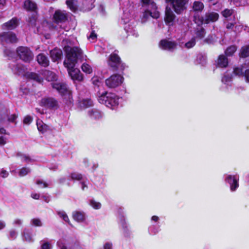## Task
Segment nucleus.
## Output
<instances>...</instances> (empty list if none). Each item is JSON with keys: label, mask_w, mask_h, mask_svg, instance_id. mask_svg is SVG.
Here are the masks:
<instances>
[{"label": "nucleus", "mask_w": 249, "mask_h": 249, "mask_svg": "<svg viewBox=\"0 0 249 249\" xmlns=\"http://www.w3.org/2000/svg\"><path fill=\"white\" fill-rule=\"evenodd\" d=\"M5 227V224L4 222L0 221V230L4 229Z\"/></svg>", "instance_id": "obj_63"}, {"label": "nucleus", "mask_w": 249, "mask_h": 249, "mask_svg": "<svg viewBox=\"0 0 249 249\" xmlns=\"http://www.w3.org/2000/svg\"><path fill=\"white\" fill-rule=\"evenodd\" d=\"M215 42V36L212 35V34L209 35L207 36V37H206L203 40V43L209 44V45L213 44Z\"/></svg>", "instance_id": "obj_34"}, {"label": "nucleus", "mask_w": 249, "mask_h": 249, "mask_svg": "<svg viewBox=\"0 0 249 249\" xmlns=\"http://www.w3.org/2000/svg\"><path fill=\"white\" fill-rule=\"evenodd\" d=\"M23 8L26 11L36 13L37 12V4L31 0H25L23 2Z\"/></svg>", "instance_id": "obj_16"}, {"label": "nucleus", "mask_w": 249, "mask_h": 249, "mask_svg": "<svg viewBox=\"0 0 249 249\" xmlns=\"http://www.w3.org/2000/svg\"><path fill=\"white\" fill-rule=\"evenodd\" d=\"M25 77L28 80H33L39 84L43 82V78L38 73L35 72L27 71L25 74Z\"/></svg>", "instance_id": "obj_17"}, {"label": "nucleus", "mask_w": 249, "mask_h": 249, "mask_svg": "<svg viewBox=\"0 0 249 249\" xmlns=\"http://www.w3.org/2000/svg\"><path fill=\"white\" fill-rule=\"evenodd\" d=\"M225 180L229 184L230 189L232 192L236 191L239 187V178H237L235 175H228Z\"/></svg>", "instance_id": "obj_12"}, {"label": "nucleus", "mask_w": 249, "mask_h": 249, "mask_svg": "<svg viewBox=\"0 0 249 249\" xmlns=\"http://www.w3.org/2000/svg\"><path fill=\"white\" fill-rule=\"evenodd\" d=\"M41 249H51V245L49 242H45L41 246Z\"/></svg>", "instance_id": "obj_49"}, {"label": "nucleus", "mask_w": 249, "mask_h": 249, "mask_svg": "<svg viewBox=\"0 0 249 249\" xmlns=\"http://www.w3.org/2000/svg\"><path fill=\"white\" fill-rule=\"evenodd\" d=\"M42 197L43 198L44 200L47 202L48 203L50 201V197L48 196H43Z\"/></svg>", "instance_id": "obj_60"}, {"label": "nucleus", "mask_w": 249, "mask_h": 249, "mask_svg": "<svg viewBox=\"0 0 249 249\" xmlns=\"http://www.w3.org/2000/svg\"><path fill=\"white\" fill-rule=\"evenodd\" d=\"M54 22L56 24L66 22L68 20V15L65 11L56 10L53 16Z\"/></svg>", "instance_id": "obj_10"}, {"label": "nucleus", "mask_w": 249, "mask_h": 249, "mask_svg": "<svg viewBox=\"0 0 249 249\" xmlns=\"http://www.w3.org/2000/svg\"><path fill=\"white\" fill-rule=\"evenodd\" d=\"M16 232L14 230H11L10 231V237L11 238L14 239L16 237Z\"/></svg>", "instance_id": "obj_55"}, {"label": "nucleus", "mask_w": 249, "mask_h": 249, "mask_svg": "<svg viewBox=\"0 0 249 249\" xmlns=\"http://www.w3.org/2000/svg\"><path fill=\"white\" fill-rule=\"evenodd\" d=\"M31 197L35 199H38L40 197V195L37 193H32Z\"/></svg>", "instance_id": "obj_56"}, {"label": "nucleus", "mask_w": 249, "mask_h": 249, "mask_svg": "<svg viewBox=\"0 0 249 249\" xmlns=\"http://www.w3.org/2000/svg\"><path fill=\"white\" fill-rule=\"evenodd\" d=\"M229 59L228 57L223 54H220L215 61V64L216 68H226L229 65Z\"/></svg>", "instance_id": "obj_14"}, {"label": "nucleus", "mask_w": 249, "mask_h": 249, "mask_svg": "<svg viewBox=\"0 0 249 249\" xmlns=\"http://www.w3.org/2000/svg\"><path fill=\"white\" fill-rule=\"evenodd\" d=\"M90 205L94 209H99L101 207V204L100 202H97L93 199L90 200Z\"/></svg>", "instance_id": "obj_41"}, {"label": "nucleus", "mask_w": 249, "mask_h": 249, "mask_svg": "<svg viewBox=\"0 0 249 249\" xmlns=\"http://www.w3.org/2000/svg\"><path fill=\"white\" fill-rule=\"evenodd\" d=\"M176 17V15L174 14L171 9L170 7L166 6L164 18L166 24L170 25V23H172L175 20Z\"/></svg>", "instance_id": "obj_15"}, {"label": "nucleus", "mask_w": 249, "mask_h": 249, "mask_svg": "<svg viewBox=\"0 0 249 249\" xmlns=\"http://www.w3.org/2000/svg\"><path fill=\"white\" fill-rule=\"evenodd\" d=\"M23 236L25 240L28 242H31L32 240L31 234L28 231H24L23 233Z\"/></svg>", "instance_id": "obj_43"}, {"label": "nucleus", "mask_w": 249, "mask_h": 249, "mask_svg": "<svg viewBox=\"0 0 249 249\" xmlns=\"http://www.w3.org/2000/svg\"><path fill=\"white\" fill-rule=\"evenodd\" d=\"M232 10L226 9L222 12V15L225 18H229L232 14Z\"/></svg>", "instance_id": "obj_44"}, {"label": "nucleus", "mask_w": 249, "mask_h": 249, "mask_svg": "<svg viewBox=\"0 0 249 249\" xmlns=\"http://www.w3.org/2000/svg\"><path fill=\"white\" fill-rule=\"evenodd\" d=\"M239 56L241 58H246L249 56V45L242 46L241 48Z\"/></svg>", "instance_id": "obj_33"}, {"label": "nucleus", "mask_w": 249, "mask_h": 249, "mask_svg": "<svg viewBox=\"0 0 249 249\" xmlns=\"http://www.w3.org/2000/svg\"><path fill=\"white\" fill-rule=\"evenodd\" d=\"M72 217L74 220L78 222H82L85 220L84 213L79 211H74L72 213Z\"/></svg>", "instance_id": "obj_26"}, {"label": "nucleus", "mask_w": 249, "mask_h": 249, "mask_svg": "<svg viewBox=\"0 0 249 249\" xmlns=\"http://www.w3.org/2000/svg\"><path fill=\"white\" fill-rule=\"evenodd\" d=\"M58 214L59 216L61 217L65 222H67L70 225H71L70 221L68 217L67 214L64 212H58Z\"/></svg>", "instance_id": "obj_40"}, {"label": "nucleus", "mask_w": 249, "mask_h": 249, "mask_svg": "<svg viewBox=\"0 0 249 249\" xmlns=\"http://www.w3.org/2000/svg\"><path fill=\"white\" fill-rule=\"evenodd\" d=\"M234 26V25L232 23H228L227 25V29H231L233 28V27Z\"/></svg>", "instance_id": "obj_64"}, {"label": "nucleus", "mask_w": 249, "mask_h": 249, "mask_svg": "<svg viewBox=\"0 0 249 249\" xmlns=\"http://www.w3.org/2000/svg\"><path fill=\"white\" fill-rule=\"evenodd\" d=\"M14 223L15 224L19 225L21 224V221L20 219H16L14 221Z\"/></svg>", "instance_id": "obj_61"}, {"label": "nucleus", "mask_w": 249, "mask_h": 249, "mask_svg": "<svg viewBox=\"0 0 249 249\" xmlns=\"http://www.w3.org/2000/svg\"><path fill=\"white\" fill-rule=\"evenodd\" d=\"M18 116L16 114H13L8 117L7 120L10 123H15V124H16V120Z\"/></svg>", "instance_id": "obj_47"}, {"label": "nucleus", "mask_w": 249, "mask_h": 249, "mask_svg": "<svg viewBox=\"0 0 249 249\" xmlns=\"http://www.w3.org/2000/svg\"><path fill=\"white\" fill-rule=\"evenodd\" d=\"M159 219V217L156 215H154L151 218V219L155 222H157Z\"/></svg>", "instance_id": "obj_62"}, {"label": "nucleus", "mask_w": 249, "mask_h": 249, "mask_svg": "<svg viewBox=\"0 0 249 249\" xmlns=\"http://www.w3.org/2000/svg\"><path fill=\"white\" fill-rule=\"evenodd\" d=\"M104 249H112V244L107 242L104 245Z\"/></svg>", "instance_id": "obj_54"}, {"label": "nucleus", "mask_w": 249, "mask_h": 249, "mask_svg": "<svg viewBox=\"0 0 249 249\" xmlns=\"http://www.w3.org/2000/svg\"><path fill=\"white\" fill-rule=\"evenodd\" d=\"M149 14L150 15V16L153 17V18H159V16H160V14H159V12H157L156 13H154V15H152V12H149Z\"/></svg>", "instance_id": "obj_57"}, {"label": "nucleus", "mask_w": 249, "mask_h": 249, "mask_svg": "<svg viewBox=\"0 0 249 249\" xmlns=\"http://www.w3.org/2000/svg\"><path fill=\"white\" fill-rule=\"evenodd\" d=\"M25 67L24 65L17 64L14 66L15 73L18 75H24L25 76Z\"/></svg>", "instance_id": "obj_29"}, {"label": "nucleus", "mask_w": 249, "mask_h": 249, "mask_svg": "<svg viewBox=\"0 0 249 249\" xmlns=\"http://www.w3.org/2000/svg\"><path fill=\"white\" fill-rule=\"evenodd\" d=\"M124 80L123 76L119 74H113L105 80L106 85L109 88L114 89L120 86Z\"/></svg>", "instance_id": "obj_8"}, {"label": "nucleus", "mask_w": 249, "mask_h": 249, "mask_svg": "<svg viewBox=\"0 0 249 249\" xmlns=\"http://www.w3.org/2000/svg\"><path fill=\"white\" fill-rule=\"evenodd\" d=\"M36 61L38 63L44 67H47L50 64L48 57L44 53H39L36 56Z\"/></svg>", "instance_id": "obj_21"}, {"label": "nucleus", "mask_w": 249, "mask_h": 249, "mask_svg": "<svg viewBox=\"0 0 249 249\" xmlns=\"http://www.w3.org/2000/svg\"><path fill=\"white\" fill-rule=\"evenodd\" d=\"M42 74L48 81H55L58 79L57 75L54 72L49 70H45Z\"/></svg>", "instance_id": "obj_22"}, {"label": "nucleus", "mask_w": 249, "mask_h": 249, "mask_svg": "<svg viewBox=\"0 0 249 249\" xmlns=\"http://www.w3.org/2000/svg\"><path fill=\"white\" fill-rule=\"evenodd\" d=\"M243 69L242 68L235 67L233 69V73L234 75L241 76L244 74Z\"/></svg>", "instance_id": "obj_39"}, {"label": "nucleus", "mask_w": 249, "mask_h": 249, "mask_svg": "<svg viewBox=\"0 0 249 249\" xmlns=\"http://www.w3.org/2000/svg\"><path fill=\"white\" fill-rule=\"evenodd\" d=\"M195 34L196 35V39L201 40L205 37L206 31V30L202 26H196L195 30Z\"/></svg>", "instance_id": "obj_23"}, {"label": "nucleus", "mask_w": 249, "mask_h": 249, "mask_svg": "<svg viewBox=\"0 0 249 249\" xmlns=\"http://www.w3.org/2000/svg\"><path fill=\"white\" fill-rule=\"evenodd\" d=\"M53 89H55L60 95L65 99V103L68 106L73 103L72 92L70 90L66 84L60 82H53L51 84Z\"/></svg>", "instance_id": "obj_3"}, {"label": "nucleus", "mask_w": 249, "mask_h": 249, "mask_svg": "<svg viewBox=\"0 0 249 249\" xmlns=\"http://www.w3.org/2000/svg\"><path fill=\"white\" fill-rule=\"evenodd\" d=\"M30 172L28 168L23 167L19 171L18 175L20 177H23L27 175Z\"/></svg>", "instance_id": "obj_42"}, {"label": "nucleus", "mask_w": 249, "mask_h": 249, "mask_svg": "<svg viewBox=\"0 0 249 249\" xmlns=\"http://www.w3.org/2000/svg\"><path fill=\"white\" fill-rule=\"evenodd\" d=\"M82 70L85 73L90 74L92 72L91 67L88 63H84L81 66Z\"/></svg>", "instance_id": "obj_36"}, {"label": "nucleus", "mask_w": 249, "mask_h": 249, "mask_svg": "<svg viewBox=\"0 0 249 249\" xmlns=\"http://www.w3.org/2000/svg\"><path fill=\"white\" fill-rule=\"evenodd\" d=\"M36 183L37 185L43 184L44 188H47L48 186V184L46 182H43L42 180L40 179L37 180L36 181Z\"/></svg>", "instance_id": "obj_52"}, {"label": "nucleus", "mask_w": 249, "mask_h": 249, "mask_svg": "<svg viewBox=\"0 0 249 249\" xmlns=\"http://www.w3.org/2000/svg\"><path fill=\"white\" fill-rule=\"evenodd\" d=\"M196 44V39L195 37H193L189 41L185 44V47L187 49H191L194 47Z\"/></svg>", "instance_id": "obj_37"}, {"label": "nucleus", "mask_w": 249, "mask_h": 249, "mask_svg": "<svg viewBox=\"0 0 249 249\" xmlns=\"http://www.w3.org/2000/svg\"><path fill=\"white\" fill-rule=\"evenodd\" d=\"M1 41L6 43H15L18 41L16 35L11 32H4L0 34Z\"/></svg>", "instance_id": "obj_9"}, {"label": "nucleus", "mask_w": 249, "mask_h": 249, "mask_svg": "<svg viewBox=\"0 0 249 249\" xmlns=\"http://www.w3.org/2000/svg\"><path fill=\"white\" fill-rule=\"evenodd\" d=\"M18 25V18L16 17L13 18L8 21L4 23L2 25L3 29L13 30Z\"/></svg>", "instance_id": "obj_20"}, {"label": "nucleus", "mask_w": 249, "mask_h": 249, "mask_svg": "<svg viewBox=\"0 0 249 249\" xmlns=\"http://www.w3.org/2000/svg\"><path fill=\"white\" fill-rule=\"evenodd\" d=\"M4 53L5 55L9 57H12L14 54V52L9 49H5Z\"/></svg>", "instance_id": "obj_50"}, {"label": "nucleus", "mask_w": 249, "mask_h": 249, "mask_svg": "<svg viewBox=\"0 0 249 249\" xmlns=\"http://www.w3.org/2000/svg\"><path fill=\"white\" fill-rule=\"evenodd\" d=\"M97 37V35L95 33L94 31H92L90 34L89 38H91L92 39H94Z\"/></svg>", "instance_id": "obj_58"}, {"label": "nucleus", "mask_w": 249, "mask_h": 249, "mask_svg": "<svg viewBox=\"0 0 249 249\" xmlns=\"http://www.w3.org/2000/svg\"><path fill=\"white\" fill-rule=\"evenodd\" d=\"M237 49V47L235 45H231L227 48L225 50L224 53L227 56H232L234 53L236 52Z\"/></svg>", "instance_id": "obj_31"}, {"label": "nucleus", "mask_w": 249, "mask_h": 249, "mask_svg": "<svg viewBox=\"0 0 249 249\" xmlns=\"http://www.w3.org/2000/svg\"><path fill=\"white\" fill-rule=\"evenodd\" d=\"M0 134H6V130H5V129L3 127H1L0 126Z\"/></svg>", "instance_id": "obj_59"}, {"label": "nucleus", "mask_w": 249, "mask_h": 249, "mask_svg": "<svg viewBox=\"0 0 249 249\" xmlns=\"http://www.w3.org/2000/svg\"><path fill=\"white\" fill-rule=\"evenodd\" d=\"M204 6L203 3L200 1H195L193 4V10L195 12H201L203 11Z\"/></svg>", "instance_id": "obj_32"}, {"label": "nucleus", "mask_w": 249, "mask_h": 249, "mask_svg": "<svg viewBox=\"0 0 249 249\" xmlns=\"http://www.w3.org/2000/svg\"><path fill=\"white\" fill-rule=\"evenodd\" d=\"M50 54L52 61L55 62L61 59L63 53L61 49L56 47L50 51Z\"/></svg>", "instance_id": "obj_18"}, {"label": "nucleus", "mask_w": 249, "mask_h": 249, "mask_svg": "<svg viewBox=\"0 0 249 249\" xmlns=\"http://www.w3.org/2000/svg\"><path fill=\"white\" fill-rule=\"evenodd\" d=\"M193 21L196 24V26H201L205 24V17H203L198 13H196L194 15Z\"/></svg>", "instance_id": "obj_27"}, {"label": "nucleus", "mask_w": 249, "mask_h": 249, "mask_svg": "<svg viewBox=\"0 0 249 249\" xmlns=\"http://www.w3.org/2000/svg\"><path fill=\"white\" fill-rule=\"evenodd\" d=\"M39 105L47 109L56 110L59 109L60 106L58 100L53 97H44L40 101Z\"/></svg>", "instance_id": "obj_7"}, {"label": "nucleus", "mask_w": 249, "mask_h": 249, "mask_svg": "<svg viewBox=\"0 0 249 249\" xmlns=\"http://www.w3.org/2000/svg\"><path fill=\"white\" fill-rule=\"evenodd\" d=\"M177 46V42L174 41L168 40L167 39H161L159 43V47L164 50L172 51Z\"/></svg>", "instance_id": "obj_11"}, {"label": "nucleus", "mask_w": 249, "mask_h": 249, "mask_svg": "<svg viewBox=\"0 0 249 249\" xmlns=\"http://www.w3.org/2000/svg\"><path fill=\"white\" fill-rule=\"evenodd\" d=\"M79 105L81 108L85 109L93 106L92 101L90 98L82 99L79 101Z\"/></svg>", "instance_id": "obj_25"}, {"label": "nucleus", "mask_w": 249, "mask_h": 249, "mask_svg": "<svg viewBox=\"0 0 249 249\" xmlns=\"http://www.w3.org/2000/svg\"><path fill=\"white\" fill-rule=\"evenodd\" d=\"M6 139L4 136H0V145L2 146L6 143Z\"/></svg>", "instance_id": "obj_53"}, {"label": "nucleus", "mask_w": 249, "mask_h": 249, "mask_svg": "<svg viewBox=\"0 0 249 249\" xmlns=\"http://www.w3.org/2000/svg\"><path fill=\"white\" fill-rule=\"evenodd\" d=\"M32 221L33 224L36 226L40 227L42 226V223L38 218H34L32 219Z\"/></svg>", "instance_id": "obj_48"}, {"label": "nucleus", "mask_w": 249, "mask_h": 249, "mask_svg": "<svg viewBox=\"0 0 249 249\" xmlns=\"http://www.w3.org/2000/svg\"><path fill=\"white\" fill-rule=\"evenodd\" d=\"M16 53L19 59L25 63H30L34 58V54L31 49L26 46H18Z\"/></svg>", "instance_id": "obj_5"}, {"label": "nucleus", "mask_w": 249, "mask_h": 249, "mask_svg": "<svg viewBox=\"0 0 249 249\" xmlns=\"http://www.w3.org/2000/svg\"><path fill=\"white\" fill-rule=\"evenodd\" d=\"M8 116V110L3 108L0 109V124L5 121Z\"/></svg>", "instance_id": "obj_35"}, {"label": "nucleus", "mask_w": 249, "mask_h": 249, "mask_svg": "<svg viewBox=\"0 0 249 249\" xmlns=\"http://www.w3.org/2000/svg\"><path fill=\"white\" fill-rule=\"evenodd\" d=\"M67 69L70 76L73 80H76L78 82H81L83 80V75L79 69L74 67L67 68Z\"/></svg>", "instance_id": "obj_13"}, {"label": "nucleus", "mask_w": 249, "mask_h": 249, "mask_svg": "<svg viewBox=\"0 0 249 249\" xmlns=\"http://www.w3.org/2000/svg\"><path fill=\"white\" fill-rule=\"evenodd\" d=\"M243 76L245 77L246 81L247 82H249V69H247L245 71Z\"/></svg>", "instance_id": "obj_51"}, {"label": "nucleus", "mask_w": 249, "mask_h": 249, "mask_svg": "<svg viewBox=\"0 0 249 249\" xmlns=\"http://www.w3.org/2000/svg\"><path fill=\"white\" fill-rule=\"evenodd\" d=\"M219 19V14L214 12L206 13L205 15V21L206 24L213 23Z\"/></svg>", "instance_id": "obj_19"}, {"label": "nucleus", "mask_w": 249, "mask_h": 249, "mask_svg": "<svg viewBox=\"0 0 249 249\" xmlns=\"http://www.w3.org/2000/svg\"><path fill=\"white\" fill-rule=\"evenodd\" d=\"M33 119L31 116L29 115L26 116L23 121L24 124H29L32 123Z\"/></svg>", "instance_id": "obj_46"}, {"label": "nucleus", "mask_w": 249, "mask_h": 249, "mask_svg": "<svg viewBox=\"0 0 249 249\" xmlns=\"http://www.w3.org/2000/svg\"><path fill=\"white\" fill-rule=\"evenodd\" d=\"M36 125L38 130L42 133H44L50 130V127L42 121L37 122Z\"/></svg>", "instance_id": "obj_30"}, {"label": "nucleus", "mask_w": 249, "mask_h": 249, "mask_svg": "<svg viewBox=\"0 0 249 249\" xmlns=\"http://www.w3.org/2000/svg\"><path fill=\"white\" fill-rule=\"evenodd\" d=\"M71 177L72 180H81L83 179L82 175L76 172L71 173Z\"/></svg>", "instance_id": "obj_38"}, {"label": "nucleus", "mask_w": 249, "mask_h": 249, "mask_svg": "<svg viewBox=\"0 0 249 249\" xmlns=\"http://www.w3.org/2000/svg\"><path fill=\"white\" fill-rule=\"evenodd\" d=\"M66 3L68 7L72 11H74L76 9L74 5V2L72 0H67L66 1Z\"/></svg>", "instance_id": "obj_45"}, {"label": "nucleus", "mask_w": 249, "mask_h": 249, "mask_svg": "<svg viewBox=\"0 0 249 249\" xmlns=\"http://www.w3.org/2000/svg\"><path fill=\"white\" fill-rule=\"evenodd\" d=\"M100 103L105 105L106 107L112 109H115L119 105V98L115 93L105 92L98 97Z\"/></svg>", "instance_id": "obj_4"}, {"label": "nucleus", "mask_w": 249, "mask_h": 249, "mask_svg": "<svg viewBox=\"0 0 249 249\" xmlns=\"http://www.w3.org/2000/svg\"><path fill=\"white\" fill-rule=\"evenodd\" d=\"M66 59L64 61V65L67 68L75 67L78 59L83 57V51L80 48L74 46H67L65 48Z\"/></svg>", "instance_id": "obj_1"}, {"label": "nucleus", "mask_w": 249, "mask_h": 249, "mask_svg": "<svg viewBox=\"0 0 249 249\" xmlns=\"http://www.w3.org/2000/svg\"><path fill=\"white\" fill-rule=\"evenodd\" d=\"M170 4L174 11L178 15L182 14L187 8L189 0H165Z\"/></svg>", "instance_id": "obj_6"}, {"label": "nucleus", "mask_w": 249, "mask_h": 249, "mask_svg": "<svg viewBox=\"0 0 249 249\" xmlns=\"http://www.w3.org/2000/svg\"><path fill=\"white\" fill-rule=\"evenodd\" d=\"M116 52L117 51H115L109 55L107 60V66L113 71L120 72L123 75L126 65L123 62L121 57Z\"/></svg>", "instance_id": "obj_2"}, {"label": "nucleus", "mask_w": 249, "mask_h": 249, "mask_svg": "<svg viewBox=\"0 0 249 249\" xmlns=\"http://www.w3.org/2000/svg\"><path fill=\"white\" fill-rule=\"evenodd\" d=\"M37 19V12L33 13L31 15L29 16L27 22L29 25L32 27H35Z\"/></svg>", "instance_id": "obj_28"}, {"label": "nucleus", "mask_w": 249, "mask_h": 249, "mask_svg": "<svg viewBox=\"0 0 249 249\" xmlns=\"http://www.w3.org/2000/svg\"><path fill=\"white\" fill-rule=\"evenodd\" d=\"M88 115L91 119L99 120L102 118L101 111L96 108H92L89 110Z\"/></svg>", "instance_id": "obj_24"}]
</instances>
